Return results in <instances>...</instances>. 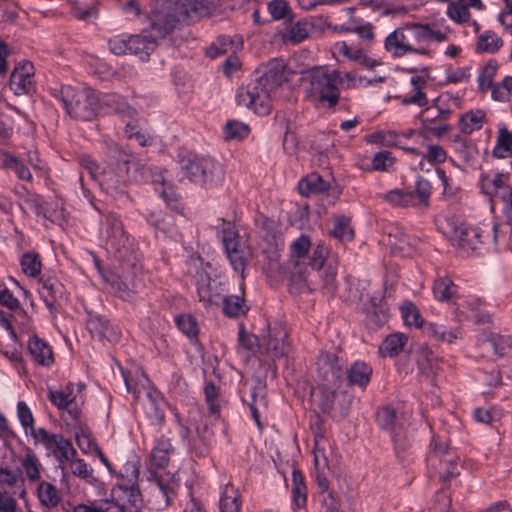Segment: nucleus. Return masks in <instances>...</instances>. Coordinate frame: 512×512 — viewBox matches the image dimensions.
Masks as SVG:
<instances>
[{"mask_svg": "<svg viewBox=\"0 0 512 512\" xmlns=\"http://www.w3.org/2000/svg\"><path fill=\"white\" fill-rule=\"evenodd\" d=\"M481 189L484 194L499 198L504 205L512 203V189L509 185V175L505 173L483 174Z\"/></svg>", "mask_w": 512, "mask_h": 512, "instance_id": "obj_14", "label": "nucleus"}, {"mask_svg": "<svg viewBox=\"0 0 512 512\" xmlns=\"http://www.w3.org/2000/svg\"><path fill=\"white\" fill-rule=\"evenodd\" d=\"M178 0H156L152 28L165 35L177 22Z\"/></svg>", "mask_w": 512, "mask_h": 512, "instance_id": "obj_15", "label": "nucleus"}, {"mask_svg": "<svg viewBox=\"0 0 512 512\" xmlns=\"http://www.w3.org/2000/svg\"><path fill=\"white\" fill-rule=\"evenodd\" d=\"M287 332L281 326H275L269 329L268 335L263 339L261 346L272 357L279 358L284 356L288 351V343L286 342Z\"/></svg>", "mask_w": 512, "mask_h": 512, "instance_id": "obj_22", "label": "nucleus"}, {"mask_svg": "<svg viewBox=\"0 0 512 512\" xmlns=\"http://www.w3.org/2000/svg\"><path fill=\"white\" fill-rule=\"evenodd\" d=\"M452 145L458 158L465 163H470L477 154L476 145L460 135L454 137Z\"/></svg>", "mask_w": 512, "mask_h": 512, "instance_id": "obj_37", "label": "nucleus"}, {"mask_svg": "<svg viewBox=\"0 0 512 512\" xmlns=\"http://www.w3.org/2000/svg\"><path fill=\"white\" fill-rule=\"evenodd\" d=\"M196 286L199 301L205 308L220 306L226 291L224 283L219 279H212L208 273L201 271L197 274Z\"/></svg>", "mask_w": 512, "mask_h": 512, "instance_id": "obj_8", "label": "nucleus"}, {"mask_svg": "<svg viewBox=\"0 0 512 512\" xmlns=\"http://www.w3.org/2000/svg\"><path fill=\"white\" fill-rule=\"evenodd\" d=\"M108 44L116 55L134 54L142 60H146L157 46L155 39L142 35H118L111 38Z\"/></svg>", "mask_w": 512, "mask_h": 512, "instance_id": "obj_7", "label": "nucleus"}, {"mask_svg": "<svg viewBox=\"0 0 512 512\" xmlns=\"http://www.w3.org/2000/svg\"><path fill=\"white\" fill-rule=\"evenodd\" d=\"M129 161L121 160L107 165L101 170L98 185L116 199H128L126 187L128 183Z\"/></svg>", "mask_w": 512, "mask_h": 512, "instance_id": "obj_6", "label": "nucleus"}, {"mask_svg": "<svg viewBox=\"0 0 512 512\" xmlns=\"http://www.w3.org/2000/svg\"><path fill=\"white\" fill-rule=\"evenodd\" d=\"M112 496L117 512H141L142 496L136 481L117 484Z\"/></svg>", "mask_w": 512, "mask_h": 512, "instance_id": "obj_10", "label": "nucleus"}, {"mask_svg": "<svg viewBox=\"0 0 512 512\" xmlns=\"http://www.w3.org/2000/svg\"><path fill=\"white\" fill-rule=\"evenodd\" d=\"M425 332L436 340H440L447 343H453L459 335L458 329L448 330L444 325L439 323H429L425 327Z\"/></svg>", "mask_w": 512, "mask_h": 512, "instance_id": "obj_42", "label": "nucleus"}, {"mask_svg": "<svg viewBox=\"0 0 512 512\" xmlns=\"http://www.w3.org/2000/svg\"><path fill=\"white\" fill-rule=\"evenodd\" d=\"M432 186L430 182L423 177H417L414 194V205L420 208H427L429 206V199L431 195Z\"/></svg>", "mask_w": 512, "mask_h": 512, "instance_id": "obj_44", "label": "nucleus"}, {"mask_svg": "<svg viewBox=\"0 0 512 512\" xmlns=\"http://www.w3.org/2000/svg\"><path fill=\"white\" fill-rule=\"evenodd\" d=\"M178 483L172 478L156 477L151 484L149 502L153 509H166L176 496Z\"/></svg>", "mask_w": 512, "mask_h": 512, "instance_id": "obj_13", "label": "nucleus"}, {"mask_svg": "<svg viewBox=\"0 0 512 512\" xmlns=\"http://www.w3.org/2000/svg\"><path fill=\"white\" fill-rule=\"evenodd\" d=\"M345 374L350 385H357L364 388L370 382L372 368L365 362L356 361Z\"/></svg>", "mask_w": 512, "mask_h": 512, "instance_id": "obj_29", "label": "nucleus"}, {"mask_svg": "<svg viewBox=\"0 0 512 512\" xmlns=\"http://www.w3.org/2000/svg\"><path fill=\"white\" fill-rule=\"evenodd\" d=\"M17 416L25 434L30 435L34 439L35 443H38V432L40 431V428H35L32 411L24 401H19L17 403Z\"/></svg>", "mask_w": 512, "mask_h": 512, "instance_id": "obj_33", "label": "nucleus"}, {"mask_svg": "<svg viewBox=\"0 0 512 512\" xmlns=\"http://www.w3.org/2000/svg\"><path fill=\"white\" fill-rule=\"evenodd\" d=\"M478 341L483 346H489L498 358H503L512 351V334L507 331H485L479 336Z\"/></svg>", "mask_w": 512, "mask_h": 512, "instance_id": "obj_20", "label": "nucleus"}, {"mask_svg": "<svg viewBox=\"0 0 512 512\" xmlns=\"http://www.w3.org/2000/svg\"><path fill=\"white\" fill-rule=\"evenodd\" d=\"M377 420L380 427L392 433L393 428H398L401 423H396V412L393 408L387 406L379 410Z\"/></svg>", "mask_w": 512, "mask_h": 512, "instance_id": "obj_53", "label": "nucleus"}, {"mask_svg": "<svg viewBox=\"0 0 512 512\" xmlns=\"http://www.w3.org/2000/svg\"><path fill=\"white\" fill-rule=\"evenodd\" d=\"M100 235L105 241L108 251L114 252L120 259L128 256L133 246V239L124 229L118 215L115 213L104 215L101 221Z\"/></svg>", "mask_w": 512, "mask_h": 512, "instance_id": "obj_5", "label": "nucleus"}, {"mask_svg": "<svg viewBox=\"0 0 512 512\" xmlns=\"http://www.w3.org/2000/svg\"><path fill=\"white\" fill-rule=\"evenodd\" d=\"M428 460L432 465H435L437 461L439 462L440 470L445 479H450L459 475V458L453 451H451L446 442L434 439L432 442V451L429 454Z\"/></svg>", "mask_w": 512, "mask_h": 512, "instance_id": "obj_11", "label": "nucleus"}, {"mask_svg": "<svg viewBox=\"0 0 512 512\" xmlns=\"http://www.w3.org/2000/svg\"><path fill=\"white\" fill-rule=\"evenodd\" d=\"M292 497L297 508H303L307 502V487L304 476L299 470L292 472Z\"/></svg>", "mask_w": 512, "mask_h": 512, "instance_id": "obj_38", "label": "nucleus"}, {"mask_svg": "<svg viewBox=\"0 0 512 512\" xmlns=\"http://www.w3.org/2000/svg\"><path fill=\"white\" fill-rule=\"evenodd\" d=\"M70 468L74 476H77L88 483H92L95 480L93 476V469L82 459L71 460Z\"/></svg>", "mask_w": 512, "mask_h": 512, "instance_id": "obj_59", "label": "nucleus"}, {"mask_svg": "<svg viewBox=\"0 0 512 512\" xmlns=\"http://www.w3.org/2000/svg\"><path fill=\"white\" fill-rule=\"evenodd\" d=\"M225 252L234 271L239 272L241 278L244 279V271L248 261L247 252L241 249L239 245L236 247L230 245V248L226 249Z\"/></svg>", "mask_w": 512, "mask_h": 512, "instance_id": "obj_47", "label": "nucleus"}, {"mask_svg": "<svg viewBox=\"0 0 512 512\" xmlns=\"http://www.w3.org/2000/svg\"><path fill=\"white\" fill-rule=\"evenodd\" d=\"M486 114L483 110H471L460 118L461 130L464 134H471L480 130L484 124Z\"/></svg>", "mask_w": 512, "mask_h": 512, "instance_id": "obj_36", "label": "nucleus"}, {"mask_svg": "<svg viewBox=\"0 0 512 512\" xmlns=\"http://www.w3.org/2000/svg\"><path fill=\"white\" fill-rule=\"evenodd\" d=\"M309 36V25L306 22L298 21L295 23L286 37V40L297 44L304 41Z\"/></svg>", "mask_w": 512, "mask_h": 512, "instance_id": "obj_64", "label": "nucleus"}, {"mask_svg": "<svg viewBox=\"0 0 512 512\" xmlns=\"http://www.w3.org/2000/svg\"><path fill=\"white\" fill-rule=\"evenodd\" d=\"M401 314L404 323L409 326L421 327L423 319L420 315L418 308L410 301L404 302L401 307Z\"/></svg>", "mask_w": 512, "mask_h": 512, "instance_id": "obj_52", "label": "nucleus"}, {"mask_svg": "<svg viewBox=\"0 0 512 512\" xmlns=\"http://www.w3.org/2000/svg\"><path fill=\"white\" fill-rule=\"evenodd\" d=\"M285 81L284 65L278 60L270 61L261 75L246 87H241L236 95L239 106L253 110L256 114L267 115L272 108V100Z\"/></svg>", "mask_w": 512, "mask_h": 512, "instance_id": "obj_2", "label": "nucleus"}, {"mask_svg": "<svg viewBox=\"0 0 512 512\" xmlns=\"http://www.w3.org/2000/svg\"><path fill=\"white\" fill-rule=\"evenodd\" d=\"M418 240L411 238L401 229L395 228L388 234V245L391 252L403 257L411 256L417 246Z\"/></svg>", "mask_w": 512, "mask_h": 512, "instance_id": "obj_24", "label": "nucleus"}, {"mask_svg": "<svg viewBox=\"0 0 512 512\" xmlns=\"http://www.w3.org/2000/svg\"><path fill=\"white\" fill-rule=\"evenodd\" d=\"M446 40V33L434 30L429 24L408 22L386 36L384 49L393 58L407 55L431 58L430 44L433 41L440 43Z\"/></svg>", "mask_w": 512, "mask_h": 512, "instance_id": "obj_1", "label": "nucleus"}, {"mask_svg": "<svg viewBox=\"0 0 512 512\" xmlns=\"http://www.w3.org/2000/svg\"><path fill=\"white\" fill-rule=\"evenodd\" d=\"M306 98L316 107L334 108L340 100L339 84L343 83L342 72H328L322 68L311 70L306 77Z\"/></svg>", "mask_w": 512, "mask_h": 512, "instance_id": "obj_3", "label": "nucleus"}, {"mask_svg": "<svg viewBox=\"0 0 512 512\" xmlns=\"http://www.w3.org/2000/svg\"><path fill=\"white\" fill-rule=\"evenodd\" d=\"M205 169L212 170L217 178L220 174V163L212 158H189L182 161V170L196 184H205Z\"/></svg>", "mask_w": 512, "mask_h": 512, "instance_id": "obj_19", "label": "nucleus"}, {"mask_svg": "<svg viewBox=\"0 0 512 512\" xmlns=\"http://www.w3.org/2000/svg\"><path fill=\"white\" fill-rule=\"evenodd\" d=\"M20 463L29 481L36 482L40 480L42 465L36 454L30 448L26 449Z\"/></svg>", "mask_w": 512, "mask_h": 512, "instance_id": "obj_34", "label": "nucleus"}, {"mask_svg": "<svg viewBox=\"0 0 512 512\" xmlns=\"http://www.w3.org/2000/svg\"><path fill=\"white\" fill-rule=\"evenodd\" d=\"M320 277L323 282V288L332 292L335 288V281L337 275L336 261L327 260V263L321 268Z\"/></svg>", "mask_w": 512, "mask_h": 512, "instance_id": "obj_55", "label": "nucleus"}, {"mask_svg": "<svg viewBox=\"0 0 512 512\" xmlns=\"http://www.w3.org/2000/svg\"><path fill=\"white\" fill-rule=\"evenodd\" d=\"M483 234L484 230L481 227L461 224L455 228L453 240L458 249L469 256L480 248Z\"/></svg>", "mask_w": 512, "mask_h": 512, "instance_id": "obj_17", "label": "nucleus"}, {"mask_svg": "<svg viewBox=\"0 0 512 512\" xmlns=\"http://www.w3.org/2000/svg\"><path fill=\"white\" fill-rule=\"evenodd\" d=\"M493 154L497 158H507L512 155V132L506 127H501L498 131Z\"/></svg>", "mask_w": 512, "mask_h": 512, "instance_id": "obj_39", "label": "nucleus"}, {"mask_svg": "<svg viewBox=\"0 0 512 512\" xmlns=\"http://www.w3.org/2000/svg\"><path fill=\"white\" fill-rule=\"evenodd\" d=\"M21 267L25 275L37 277L41 272V260L37 253L27 252L21 258Z\"/></svg>", "mask_w": 512, "mask_h": 512, "instance_id": "obj_50", "label": "nucleus"}, {"mask_svg": "<svg viewBox=\"0 0 512 512\" xmlns=\"http://www.w3.org/2000/svg\"><path fill=\"white\" fill-rule=\"evenodd\" d=\"M497 63L490 61L486 64L483 71L478 76V86L482 92L487 91L493 86V77L496 74Z\"/></svg>", "mask_w": 512, "mask_h": 512, "instance_id": "obj_57", "label": "nucleus"}, {"mask_svg": "<svg viewBox=\"0 0 512 512\" xmlns=\"http://www.w3.org/2000/svg\"><path fill=\"white\" fill-rule=\"evenodd\" d=\"M108 282L113 291L123 300H129L133 293L136 292V272L128 273L125 270L122 274H111Z\"/></svg>", "mask_w": 512, "mask_h": 512, "instance_id": "obj_23", "label": "nucleus"}, {"mask_svg": "<svg viewBox=\"0 0 512 512\" xmlns=\"http://www.w3.org/2000/svg\"><path fill=\"white\" fill-rule=\"evenodd\" d=\"M79 165L85 170L91 179L98 184L101 170L98 163L89 155L83 154L78 157Z\"/></svg>", "mask_w": 512, "mask_h": 512, "instance_id": "obj_61", "label": "nucleus"}, {"mask_svg": "<svg viewBox=\"0 0 512 512\" xmlns=\"http://www.w3.org/2000/svg\"><path fill=\"white\" fill-rule=\"evenodd\" d=\"M37 492L42 505L48 508L56 507L61 501V496L58 490L51 483L41 482L38 485Z\"/></svg>", "mask_w": 512, "mask_h": 512, "instance_id": "obj_40", "label": "nucleus"}, {"mask_svg": "<svg viewBox=\"0 0 512 512\" xmlns=\"http://www.w3.org/2000/svg\"><path fill=\"white\" fill-rule=\"evenodd\" d=\"M177 327L189 338L198 335V326L196 320L191 315H181L176 318Z\"/></svg>", "mask_w": 512, "mask_h": 512, "instance_id": "obj_62", "label": "nucleus"}, {"mask_svg": "<svg viewBox=\"0 0 512 512\" xmlns=\"http://www.w3.org/2000/svg\"><path fill=\"white\" fill-rule=\"evenodd\" d=\"M34 66L25 61L17 64L9 79V87L16 96L29 95L34 91Z\"/></svg>", "mask_w": 512, "mask_h": 512, "instance_id": "obj_18", "label": "nucleus"}, {"mask_svg": "<svg viewBox=\"0 0 512 512\" xmlns=\"http://www.w3.org/2000/svg\"><path fill=\"white\" fill-rule=\"evenodd\" d=\"M385 199L396 206L407 207L414 205V194L412 192H403L398 189L386 193Z\"/></svg>", "mask_w": 512, "mask_h": 512, "instance_id": "obj_56", "label": "nucleus"}, {"mask_svg": "<svg viewBox=\"0 0 512 512\" xmlns=\"http://www.w3.org/2000/svg\"><path fill=\"white\" fill-rule=\"evenodd\" d=\"M503 41L493 31H485L478 38L476 51L478 53H495L502 46Z\"/></svg>", "mask_w": 512, "mask_h": 512, "instance_id": "obj_41", "label": "nucleus"}, {"mask_svg": "<svg viewBox=\"0 0 512 512\" xmlns=\"http://www.w3.org/2000/svg\"><path fill=\"white\" fill-rule=\"evenodd\" d=\"M329 183L317 173H311L303 178L298 184V190L301 195L309 197L327 191Z\"/></svg>", "mask_w": 512, "mask_h": 512, "instance_id": "obj_27", "label": "nucleus"}, {"mask_svg": "<svg viewBox=\"0 0 512 512\" xmlns=\"http://www.w3.org/2000/svg\"><path fill=\"white\" fill-rule=\"evenodd\" d=\"M283 246L284 241L280 235L275 233H266L265 235H262L260 248L262 254L268 260L270 267H273L278 263Z\"/></svg>", "mask_w": 512, "mask_h": 512, "instance_id": "obj_25", "label": "nucleus"}, {"mask_svg": "<svg viewBox=\"0 0 512 512\" xmlns=\"http://www.w3.org/2000/svg\"><path fill=\"white\" fill-rule=\"evenodd\" d=\"M391 437L394 443L395 451L398 455L408 451L413 445V439L401 424L398 428H393Z\"/></svg>", "mask_w": 512, "mask_h": 512, "instance_id": "obj_48", "label": "nucleus"}, {"mask_svg": "<svg viewBox=\"0 0 512 512\" xmlns=\"http://www.w3.org/2000/svg\"><path fill=\"white\" fill-rule=\"evenodd\" d=\"M243 42L241 37L234 36H219L215 43H213L206 51L207 56L216 58L221 55L228 54L229 52L235 53L237 49L242 47Z\"/></svg>", "mask_w": 512, "mask_h": 512, "instance_id": "obj_26", "label": "nucleus"}, {"mask_svg": "<svg viewBox=\"0 0 512 512\" xmlns=\"http://www.w3.org/2000/svg\"><path fill=\"white\" fill-rule=\"evenodd\" d=\"M28 349L33 359L41 365L53 363V352L51 347L42 339L33 336L28 343Z\"/></svg>", "mask_w": 512, "mask_h": 512, "instance_id": "obj_30", "label": "nucleus"}, {"mask_svg": "<svg viewBox=\"0 0 512 512\" xmlns=\"http://www.w3.org/2000/svg\"><path fill=\"white\" fill-rule=\"evenodd\" d=\"M59 99L67 113L77 120L89 121L95 116L98 96L90 88L77 89L69 85L62 86Z\"/></svg>", "mask_w": 512, "mask_h": 512, "instance_id": "obj_4", "label": "nucleus"}, {"mask_svg": "<svg viewBox=\"0 0 512 512\" xmlns=\"http://www.w3.org/2000/svg\"><path fill=\"white\" fill-rule=\"evenodd\" d=\"M73 384L69 383L65 389L61 390H49V400L60 410L67 409L68 406L73 402L74 396Z\"/></svg>", "mask_w": 512, "mask_h": 512, "instance_id": "obj_46", "label": "nucleus"}, {"mask_svg": "<svg viewBox=\"0 0 512 512\" xmlns=\"http://www.w3.org/2000/svg\"><path fill=\"white\" fill-rule=\"evenodd\" d=\"M394 163L395 159L390 151H381L374 155L372 169L375 171H388Z\"/></svg>", "mask_w": 512, "mask_h": 512, "instance_id": "obj_63", "label": "nucleus"}, {"mask_svg": "<svg viewBox=\"0 0 512 512\" xmlns=\"http://www.w3.org/2000/svg\"><path fill=\"white\" fill-rule=\"evenodd\" d=\"M430 67L429 66H423V67H410L407 68L406 71L409 73H418L416 75H413L410 79V84L412 86V93L409 95H406L402 103L404 105H417L419 107L427 106L429 101L428 98L424 92V89L426 88L428 82L432 79L430 75Z\"/></svg>", "mask_w": 512, "mask_h": 512, "instance_id": "obj_12", "label": "nucleus"}, {"mask_svg": "<svg viewBox=\"0 0 512 512\" xmlns=\"http://www.w3.org/2000/svg\"><path fill=\"white\" fill-rule=\"evenodd\" d=\"M249 133V126L238 120H229L224 126V138L226 140H242L248 137Z\"/></svg>", "mask_w": 512, "mask_h": 512, "instance_id": "obj_49", "label": "nucleus"}, {"mask_svg": "<svg viewBox=\"0 0 512 512\" xmlns=\"http://www.w3.org/2000/svg\"><path fill=\"white\" fill-rule=\"evenodd\" d=\"M332 234L341 241H350L354 237V232L350 227L349 220L344 217L336 219Z\"/></svg>", "mask_w": 512, "mask_h": 512, "instance_id": "obj_58", "label": "nucleus"}, {"mask_svg": "<svg viewBox=\"0 0 512 512\" xmlns=\"http://www.w3.org/2000/svg\"><path fill=\"white\" fill-rule=\"evenodd\" d=\"M204 394L209 408V412L212 415L219 417L220 406L217 401L219 396L218 387L213 383H208L204 388Z\"/></svg>", "mask_w": 512, "mask_h": 512, "instance_id": "obj_60", "label": "nucleus"}, {"mask_svg": "<svg viewBox=\"0 0 512 512\" xmlns=\"http://www.w3.org/2000/svg\"><path fill=\"white\" fill-rule=\"evenodd\" d=\"M87 329L92 337L100 341L117 343L121 338L120 330L110 321L100 315H90L87 320Z\"/></svg>", "mask_w": 512, "mask_h": 512, "instance_id": "obj_21", "label": "nucleus"}, {"mask_svg": "<svg viewBox=\"0 0 512 512\" xmlns=\"http://www.w3.org/2000/svg\"><path fill=\"white\" fill-rule=\"evenodd\" d=\"M149 406L147 407V415L152 423L162 426L165 422V411L168 407L167 402L157 393H148Z\"/></svg>", "mask_w": 512, "mask_h": 512, "instance_id": "obj_32", "label": "nucleus"}, {"mask_svg": "<svg viewBox=\"0 0 512 512\" xmlns=\"http://www.w3.org/2000/svg\"><path fill=\"white\" fill-rule=\"evenodd\" d=\"M221 303L224 314L231 318L240 317L249 310L245 299L237 295L223 296Z\"/></svg>", "mask_w": 512, "mask_h": 512, "instance_id": "obj_35", "label": "nucleus"}, {"mask_svg": "<svg viewBox=\"0 0 512 512\" xmlns=\"http://www.w3.org/2000/svg\"><path fill=\"white\" fill-rule=\"evenodd\" d=\"M38 435V443H41L47 451L53 453L60 462H62V459L71 461L75 456L76 450L72 443L61 434H52L45 428H40Z\"/></svg>", "mask_w": 512, "mask_h": 512, "instance_id": "obj_16", "label": "nucleus"}, {"mask_svg": "<svg viewBox=\"0 0 512 512\" xmlns=\"http://www.w3.org/2000/svg\"><path fill=\"white\" fill-rule=\"evenodd\" d=\"M311 247L310 238L306 235H301L295 241L292 242L290 246L291 259L295 262L296 265L300 263L302 259H304Z\"/></svg>", "mask_w": 512, "mask_h": 512, "instance_id": "obj_51", "label": "nucleus"}, {"mask_svg": "<svg viewBox=\"0 0 512 512\" xmlns=\"http://www.w3.org/2000/svg\"><path fill=\"white\" fill-rule=\"evenodd\" d=\"M512 97V76H506L501 83L492 86V98L507 102Z\"/></svg>", "mask_w": 512, "mask_h": 512, "instance_id": "obj_54", "label": "nucleus"}, {"mask_svg": "<svg viewBox=\"0 0 512 512\" xmlns=\"http://www.w3.org/2000/svg\"><path fill=\"white\" fill-rule=\"evenodd\" d=\"M456 292V285L447 277L439 278L434 283L433 293L435 298L439 301L451 300L455 296Z\"/></svg>", "mask_w": 512, "mask_h": 512, "instance_id": "obj_45", "label": "nucleus"}, {"mask_svg": "<svg viewBox=\"0 0 512 512\" xmlns=\"http://www.w3.org/2000/svg\"><path fill=\"white\" fill-rule=\"evenodd\" d=\"M174 452L169 438L161 436L155 442L151 452V460L156 467L164 468L170 461V456Z\"/></svg>", "mask_w": 512, "mask_h": 512, "instance_id": "obj_31", "label": "nucleus"}, {"mask_svg": "<svg viewBox=\"0 0 512 512\" xmlns=\"http://www.w3.org/2000/svg\"><path fill=\"white\" fill-rule=\"evenodd\" d=\"M317 373L329 389L336 388L344 377V361L335 353L322 352L316 362Z\"/></svg>", "mask_w": 512, "mask_h": 512, "instance_id": "obj_9", "label": "nucleus"}, {"mask_svg": "<svg viewBox=\"0 0 512 512\" xmlns=\"http://www.w3.org/2000/svg\"><path fill=\"white\" fill-rule=\"evenodd\" d=\"M408 341V337L400 332L388 335L379 346V354L381 357H395L403 349Z\"/></svg>", "mask_w": 512, "mask_h": 512, "instance_id": "obj_28", "label": "nucleus"}, {"mask_svg": "<svg viewBox=\"0 0 512 512\" xmlns=\"http://www.w3.org/2000/svg\"><path fill=\"white\" fill-rule=\"evenodd\" d=\"M220 510L221 512H240V496L233 486L225 487L220 499Z\"/></svg>", "mask_w": 512, "mask_h": 512, "instance_id": "obj_43", "label": "nucleus"}]
</instances>
